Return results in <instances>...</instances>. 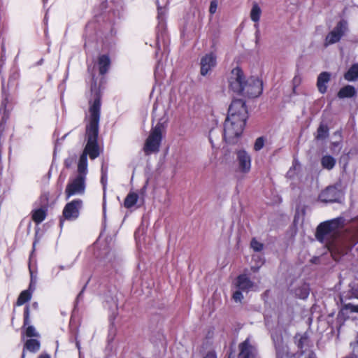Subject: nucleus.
Instances as JSON below:
<instances>
[{
    "mask_svg": "<svg viewBox=\"0 0 358 358\" xmlns=\"http://www.w3.org/2000/svg\"><path fill=\"white\" fill-rule=\"evenodd\" d=\"M91 92L92 98L89 101V115L87 117L88 122L86 125L87 143L78 160L77 171L69 178L66 186L64 193L66 200L71 196L85 194L88 173L87 155L91 159H94L99 155L97 139L101 111V92L95 81L92 84Z\"/></svg>",
    "mask_w": 358,
    "mask_h": 358,
    "instance_id": "f257e3e1",
    "label": "nucleus"
},
{
    "mask_svg": "<svg viewBox=\"0 0 358 358\" xmlns=\"http://www.w3.org/2000/svg\"><path fill=\"white\" fill-rule=\"evenodd\" d=\"M343 224L344 219L337 217L322 222L317 227V239L324 243L332 254H344L358 243V220L352 224L347 235L348 245L345 246L343 245L344 243L340 237Z\"/></svg>",
    "mask_w": 358,
    "mask_h": 358,
    "instance_id": "f03ea898",
    "label": "nucleus"
},
{
    "mask_svg": "<svg viewBox=\"0 0 358 358\" xmlns=\"http://www.w3.org/2000/svg\"><path fill=\"white\" fill-rule=\"evenodd\" d=\"M245 122L227 117L224 124V139L229 143H234L243 133Z\"/></svg>",
    "mask_w": 358,
    "mask_h": 358,
    "instance_id": "7ed1b4c3",
    "label": "nucleus"
},
{
    "mask_svg": "<svg viewBox=\"0 0 358 358\" xmlns=\"http://www.w3.org/2000/svg\"><path fill=\"white\" fill-rule=\"evenodd\" d=\"M163 129L164 127L162 124L159 122L151 129L143 148L146 155L159 151L162 138Z\"/></svg>",
    "mask_w": 358,
    "mask_h": 358,
    "instance_id": "20e7f679",
    "label": "nucleus"
},
{
    "mask_svg": "<svg viewBox=\"0 0 358 358\" xmlns=\"http://www.w3.org/2000/svg\"><path fill=\"white\" fill-rule=\"evenodd\" d=\"M263 90L262 81L257 77L247 78L240 95L248 98H256L259 96Z\"/></svg>",
    "mask_w": 358,
    "mask_h": 358,
    "instance_id": "39448f33",
    "label": "nucleus"
},
{
    "mask_svg": "<svg viewBox=\"0 0 358 358\" xmlns=\"http://www.w3.org/2000/svg\"><path fill=\"white\" fill-rule=\"evenodd\" d=\"M246 80L247 78L243 71L238 67L234 68L231 70L228 78L229 87L234 93L239 94L240 92H243Z\"/></svg>",
    "mask_w": 358,
    "mask_h": 358,
    "instance_id": "423d86ee",
    "label": "nucleus"
},
{
    "mask_svg": "<svg viewBox=\"0 0 358 358\" xmlns=\"http://www.w3.org/2000/svg\"><path fill=\"white\" fill-rule=\"evenodd\" d=\"M248 117V110L245 101L242 99H235L232 101L229 107L227 117L246 122Z\"/></svg>",
    "mask_w": 358,
    "mask_h": 358,
    "instance_id": "0eeeda50",
    "label": "nucleus"
},
{
    "mask_svg": "<svg viewBox=\"0 0 358 358\" xmlns=\"http://www.w3.org/2000/svg\"><path fill=\"white\" fill-rule=\"evenodd\" d=\"M348 31V22L345 20H340L336 27L326 36L324 46L338 43Z\"/></svg>",
    "mask_w": 358,
    "mask_h": 358,
    "instance_id": "6e6552de",
    "label": "nucleus"
},
{
    "mask_svg": "<svg viewBox=\"0 0 358 358\" xmlns=\"http://www.w3.org/2000/svg\"><path fill=\"white\" fill-rule=\"evenodd\" d=\"M83 207V201L76 199L67 203L62 212L64 219L67 220H75L80 215V210Z\"/></svg>",
    "mask_w": 358,
    "mask_h": 358,
    "instance_id": "1a4fd4ad",
    "label": "nucleus"
},
{
    "mask_svg": "<svg viewBox=\"0 0 358 358\" xmlns=\"http://www.w3.org/2000/svg\"><path fill=\"white\" fill-rule=\"evenodd\" d=\"M239 353L238 358H259L258 351L250 338L245 339L238 345Z\"/></svg>",
    "mask_w": 358,
    "mask_h": 358,
    "instance_id": "9d476101",
    "label": "nucleus"
},
{
    "mask_svg": "<svg viewBox=\"0 0 358 358\" xmlns=\"http://www.w3.org/2000/svg\"><path fill=\"white\" fill-rule=\"evenodd\" d=\"M157 10L158 26L156 40L157 45H159L161 43V41H164L165 37L164 15L166 14V9L164 8L161 7L157 3Z\"/></svg>",
    "mask_w": 358,
    "mask_h": 358,
    "instance_id": "9b49d317",
    "label": "nucleus"
},
{
    "mask_svg": "<svg viewBox=\"0 0 358 358\" xmlns=\"http://www.w3.org/2000/svg\"><path fill=\"white\" fill-rule=\"evenodd\" d=\"M216 56L213 53L206 54L201 59V74L206 76L216 66Z\"/></svg>",
    "mask_w": 358,
    "mask_h": 358,
    "instance_id": "f8f14e48",
    "label": "nucleus"
},
{
    "mask_svg": "<svg viewBox=\"0 0 358 358\" xmlns=\"http://www.w3.org/2000/svg\"><path fill=\"white\" fill-rule=\"evenodd\" d=\"M340 193L335 187H328L322 191L319 199L321 201L325 203H333L338 201Z\"/></svg>",
    "mask_w": 358,
    "mask_h": 358,
    "instance_id": "ddd939ff",
    "label": "nucleus"
},
{
    "mask_svg": "<svg viewBox=\"0 0 358 358\" xmlns=\"http://www.w3.org/2000/svg\"><path fill=\"white\" fill-rule=\"evenodd\" d=\"M273 339L276 350L277 358H293V355L289 353L288 347L284 343L281 336H276Z\"/></svg>",
    "mask_w": 358,
    "mask_h": 358,
    "instance_id": "4468645a",
    "label": "nucleus"
},
{
    "mask_svg": "<svg viewBox=\"0 0 358 358\" xmlns=\"http://www.w3.org/2000/svg\"><path fill=\"white\" fill-rule=\"evenodd\" d=\"M237 159L239 169L243 173H248L251 168L250 156L245 150H238L237 152Z\"/></svg>",
    "mask_w": 358,
    "mask_h": 358,
    "instance_id": "2eb2a0df",
    "label": "nucleus"
},
{
    "mask_svg": "<svg viewBox=\"0 0 358 358\" xmlns=\"http://www.w3.org/2000/svg\"><path fill=\"white\" fill-rule=\"evenodd\" d=\"M238 289L243 292H249L254 286V283L245 275H241L237 278L236 284Z\"/></svg>",
    "mask_w": 358,
    "mask_h": 358,
    "instance_id": "dca6fc26",
    "label": "nucleus"
},
{
    "mask_svg": "<svg viewBox=\"0 0 358 358\" xmlns=\"http://www.w3.org/2000/svg\"><path fill=\"white\" fill-rule=\"evenodd\" d=\"M330 80V74L327 72H322L321 73L318 78L317 81V86L318 88V90L324 94L327 91V83Z\"/></svg>",
    "mask_w": 358,
    "mask_h": 358,
    "instance_id": "f3484780",
    "label": "nucleus"
},
{
    "mask_svg": "<svg viewBox=\"0 0 358 358\" xmlns=\"http://www.w3.org/2000/svg\"><path fill=\"white\" fill-rule=\"evenodd\" d=\"M40 346L41 344L38 340L31 338L26 341L24 350L27 349L29 352L35 353L39 350ZM24 356L25 352L23 350L22 358H24Z\"/></svg>",
    "mask_w": 358,
    "mask_h": 358,
    "instance_id": "a211bd4d",
    "label": "nucleus"
},
{
    "mask_svg": "<svg viewBox=\"0 0 358 358\" xmlns=\"http://www.w3.org/2000/svg\"><path fill=\"white\" fill-rule=\"evenodd\" d=\"M46 217V209L45 208H39L33 210L31 212L32 220L37 224L42 222Z\"/></svg>",
    "mask_w": 358,
    "mask_h": 358,
    "instance_id": "6ab92c4d",
    "label": "nucleus"
},
{
    "mask_svg": "<svg viewBox=\"0 0 358 358\" xmlns=\"http://www.w3.org/2000/svg\"><path fill=\"white\" fill-rule=\"evenodd\" d=\"M110 59L107 55H103L99 57V72L101 75L105 74L108 71L110 66Z\"/></svg>",
    "mask_w": 358,
    "mask_h": 358,
    "instance_id": "aec40b11",
    "label": "nucleus"
},
{
    "mask_svg": "<svg viewBox=\"0 0 358 358\" xmlns=\"http://www.w3.org/2000/svg\"><path fill=\"white\" fill-rule=\"evenodd\" d=\"M356 90L354 87L351 85H347L340 90L338 93V96L341 99L343 98H350L355 96Z\"/></svg>",
    "mask_w": 358,
    "mask_h": 358,
    "instance_id": "412c9836",
    "label": "nucleus"
},
{
    "mask_svg": "<svg viewBox=\"0 0 358 358\" xmlns=\"http://www.w3.org/2000/svg\"><path fill=\"white\" fill-rule=\"evenodd\" d=\"M33 292H34V289L31 291H30V290L22 291L17 298L16 305L20 306L23 305L28 301H29L31 298V294H32Z\"/></svg>",
    "mask_w": 358,
    "mask_h": 358,
    "instance_id": "4be33fe9",
    "label": "nucleus"
},
{
    "mask_svg": "<svg viewBox=\"0 0 358 358\" xmlns=\"http://www.w3.org/2000/svg\"><path fill=\"white\" fill-rule=\"evenodd\" d=\"M262 10L259 6L257 4L253 5L252 10L250 11V17L251 20L256 22L257 24H255V27L258 29V22L260 19Z\"/></svg>",
    "mask_w": 358,
    "mask_h": 358,
    "instance_id": "5701e85b",
    "label": "nucleus"
},
{
    "mask_svg": "<svg viewBox=\"0 0 358 358\" xmlns=\"http://www.w3.org/2000/svg\"><path fill=\"white\" fill-rule=\"evenodd\" d=\"M321 164L323 168L331 170L336 164V159L331 155H324L321 159Z\"/></svg>",
    "mask_w": 358,
    "mask_h": 358,
    "instance_id": "b1692460",
    "label": "nucleus"
},
{
    "mask_svg": "<svg viewBox=\"0 0 358 358\" xmlns=\"http://www.w3.org/2000/svg\"><path fill=\"white\" fill-rule=\"evenodd\" d=\"M294 338L296 340L297 346L300 350H302L305 347L308 345L309 339L306 334H303L302 335L297 334Z\"/></svg>",
    "mask_w": 358,
    "mask_h": 358,
    "instance_id": "393cba45",
    "label": "nucleus"
},
{
    "mask_svg": "<svg viewBox=\"0 0 358 358\" xmlns=\"http://www.w3.org/2000/svg\"><path fill=\"white\" fill-rule=\"evenodd\" d=\"M345 78L348 81H353L358 78V64H354L345 74Z\"/></svg>",
    "mask_w": 358,
    "mask_h": 358,
    "instance_id": "a878e982",
    "label": "nucleus"
},
{
    "mask_svg": "<svg viewBox=\"0 0 358 358\" xmlns=\"http://www.w3.org/2000/svg\"><path fill=\"white\" fill-rule=\"evenodd\" d=\"M329 136V129L324 124H320L317 130L315 138L317 140H324Z\"/></svg>",
    "mask_w": 358,
    "mask_h": 358,
    "instance_id": "bb28decb",
    "label": "nucleus"
},
{
    "mask_svg": "<svg viewBox=\"0 0 358 358\" xmlns=\"http://www.w3.org/2000/svg\"><path fill=\"white\" fill-rule=\"evenodd\" d=\"M138 196L136 194H129L124 200V206L127 208H131L136 204Z\"/></svg>",
    "mask_w": 358,
    "mask_h": 358,
    "instance_id": "cd10ccee",
    "label": "nucleus"
},
{
    "mask_svg": "<svg viewBox=\"0 0 358 358\" xmlns=\"http://www.w3.org/2000/svg\"><path fill=\"white\" fill-rule=\"evenodd\" d=\"M296 294L301 299H306L309 295L308 287L306 285H303L301 287L296 290Z\"/></svg>",
    "mask_w": 358,
    "mask_h": 358,
    "instance_id": "c85d7f7f",
    "label": "nucleus"
},
{
    "mask_svg": "<svg viewBox=\"0 0 358 358\" xmlns=\"http://www.w3.org/2000/svg\"><path fill=\"white\" fill-rule=\"evenodd\" d=\"M251 248L256 252L262 250L264 245L255 238H252L250 243Z\"/></svg>",
    "mask_w": 358,
    "mask_h": 358,
    "instance_id": "c756f323",
    "label": "nucleus"
},
{
    "mask_svg": "<svg viewBox=\"0 0 358 358\" xmlns=\"http://www.w3.org/2000/svg\"><path fill=\"white\" fill-rule=\"evenodd\" d=\"M26 335L28 337H38L39 334L36 331L33 326H28L26 329Z\"/></svg>",
    "mask_w": 358,
    "mask_h": 358,
    "instance_id": "7c9ffc66",
    "label": "nucleus"
},
{
    "mask_svg": "<svg viewBox=\"0 0 358 358\" xmlns=\"http://www.w3.org/2000/svg\"><path fill=\"white\" fill-rule=\"evenodd\" d=\"M302 78L299 75H295L292 80V84H293V93L296 94V87L300 85L301 83Z\"/></svg>",
    "mask_w": 358,
    "mask_h": 358,
    "instance_id": "2f4dec72",
    "label": "nucleus"
},
{
    "mask_svg": "<svg viewBox=\"0 0 358 358\" xmlns=\"http://www.w3.org/2000/svg\"><path fill=\"white\" fill-rule=\"evenodd\" d=\"M264 145V140L263 137H259L256 139L255 145H254V149L256 151L260 150Z\"/></svg>",
    "mask_w": 358,
    "mask_h": 358,
    "instance_id": "473e14b6",
    "label": "nucleus"
},
{
    "mask_svg": "<svg viewBox=\"0 0 358 358\" xmlns=\"http://www.w3.org/2000/svg\"><path fill=\"white\" fill-rule=\"evenodd\" d=\"M29 323V306H27L24 308V325H28Z\"/></svg>",
    "mask_w": 358,
    "mask_h": 358,
    "instance_id": "72a5a7b5",
    "label": "nucleus"
},
{
    "mask_svg": "<svg viewBox=\"0 0 358 358\" xmlns=\"http://www.w3.org/2000/svg\"><path fill=\"white\" fill-rule=\"evenodd\" d=\"M243 296L241 293V290H238V291H236L234 294H233V299L236 301V302H241V300L243 299Z\"/></svg>",
    "mask_w": 358,
    "mask_h": 358,
    "instance_id": "f704fd0d",
    "label": "nucleus"
},
{
    "mask_svg": "<svg viewBox=\"0 0 358 358\" xmlns=\"http://www.w3.org/2000/svg\"><path fill=\"white\" fill-rule=\"evenodd\" d=\"M217 8V2L216 0L211 1L210 8H209V12L210 14H214Z\"/></svg>",
    "mask_w": 358,
    "mask_h": 358,
    "instance_id": "c9c22d12",
    "label": "nucleus"
},
{
    "mask_svg": "<svg viewBox=\"0 0 358 358\" xmlns=\"http://www.w3.org/2000/svg\"><path fill=\"white\" fill-rule=\"evenodd\" d=\"M74 162H75L74 157H71L67 158L64 162L66 167L70 168L73 165Z\"/></svg>",
    "mask_w": 358,
    "mask_h": 358,
    "instance_id": "e433bc0d",
    "label": "nucleus"
},
{
    "mask_svg": "<svg viewBox=\"0 0 358 358\" xmlns=\"http://www.w3.org/2000/svg\"><path fill=\"white\" fill-rule=\"evenodd\" d=\"M102 176L101 178V182L103 185V189H105L106 183V173L103 171V167L101 168Z\"/></svg>",
    "mask_w": 358,
    "mask_h": 358,
    "instance_id": "4c0bfd02",
    "label": "nucleus"
},
{
    "mask_svg": "<svg viewBox=\"0 0 358 358\" xmlns=\"http://www.w3.org/2000/svg\"><path fill=\"white\" fill-rule=\"evenodd\" d=\"M346 307L348 309H350V311L352 312L358 313V305L355 306L349 303L346 306Z\"/></svg>",
    "mask_w": 358,
    "mask_h": 358,
    "instance_id": "58836bf2",
    "label": "nucleus"
},
{
    "mask_svg": "<svg viewBox=\"0 0 358 358\" xmlns=\"http://www.w3.org/2000/svg\"><path fill=\"white\" fill-rule=\"evenodd\" d=\"M204 358H217L216 355L213 352H209L206 354Z\"/></svg>",
    "mask_w": 358,
    "mask_h": 358,
    "instance_id": "ea45409f",
    "label": "nucleus"
},
{
    "mask_svg": "<svg viewBox=\"0 0 358 358\" xmlns=\"http://www.w3.org/2000/svg\"><path fill=\"white\" fill-rule=\"evenodd\" d=\"M1 50H2V52H1V59L2 61H3L4 60V57H5V52H6V49H5V47H4L3 44L1 46Z\"/></svg>",
    "mask_w": 358,
    "mask_h": 358,
    "instance_id": "a19ab883",
    "label": "nucleus"
},
{
    "mask_svg": "<svg viewBox=\"0 0 358 358\" xmlns=\"http://www.w3.org/2000/svg\"><path fill=\"white\" fill-rule=\"evenodd\" d=\"M33 289H34V290L35 289V286L34 285L33 278H31V282L29 284V289L27 290L31 291Z\"/></svg>",
    "mask_w": 358,
    "mask_h": 358,
    "instance_id": "79ce46f5",
    "label": "nucleus"
},
{
    "mask_svg": "<svg viewBox=\"0 0 358 358\" xmlns=\"http://www.w3.org/2000/svg\"><path fill=\"white\" fill-rule=\"evenodd\" d=\"M38 358H50V356L48 354L43 353L38 357Z\"/></svg>",
    "mask_w": 358,
    "mask_h": 358,
    "instance_id": "37998d69",
    "label": "nucleus"
},
{
    "mask_svg": "<svg viewBox=\"0 0 358 358\" xmlns=\"http://www.w3.org/2000/svg\"><path fill=\"white\" fill-rule=\"evenodd\" d=\"M83 292H84V288H83V289L80 291V292L78 294V296H77V300H80L82 297V295L83 294Z\"/></svg>",
    "mask_w": 358,
    "mask_h": 358,
    "instance_id": "c03bdc74",
    "label": "nucleus"
},
{
    "mask_svg": "<svg viewBox=\"0 0 358 358\" xmlns=\"http://www.w3.org/2000/svg\"><path fill=\"white\" fill-rule=\"evenodd\" d=\"M309 358H316L315 355L313 352H311L309 355Z\"/></svg>",
    "mask_w": 358,
    "mask_h": 358,
    "instance_id": "a18cd8bd",
    "label": "nucleus"
},
{
    "mask_svg": "<svg viewBox=\"0 0 358 358\" xmlns=\"http://www.w3.org/2000/svg\"><path fill=\"white\" fill-rule=\"evenodd\" d=\"M140 231H141V230H140V229H138L136 231V233H135V237H136V238H138V234L140 233Z\"/></svg>",
    "mask_w": 358,
    "mask_h": 358,
    "instance_id": "49530a36",
    "label": "nucleus"
},
{
    "mask_svg": "<svg viewBox=\"0 0 358 358\" xmlns=\"http://www.w3.org/2000/svg\"><path fill=\"white\" fill-rule=\"evenodd\" d=\"M32 306L34 308H38V303L36 302H34L33 304H32Z\"/></svg>",
    "mask_w": 358,
    "mask_h": 358,
    "instance_id": "de8ad7c7",
    "label": "nucleus"
},
{
    "mask_svg": "<svg viewBox=\"0 0 358 358\" xmlns=\"http://www.w3.org/2000/svg\"><path fill=\"white\" fill-rule=\"evenodd\" d=\"M76 347L78 350L80 349V343L78 341H76Z\"/></svg>",
    "mask_w": 358,
    "mask_h": 358,
    "instance_id": "09e8293b",
    "label": "nucleus"
},
{
    "mask_svg": "<svg viewBox=\"0 0 358 358\" xmlns=\"http://www.w3.org/2000/svg\"><path fill=\"white\" fill-rule=\"evenodd\" d=\"M62 224H63V221H62V220H61V221H60V224L62 225Z\"/></svg>",
    "mask_w": 358,
    "mask_h": 358,
    "instance_id": "8fccbe9b",
    "label": "nucleus"
},
{
    "mask_svg": "<svg viewBox=\"0 0 358 358\" xmlns=\"http://www.w3.org/2000/svg\"><path fill=\"white\" fill-rule=\"evenodd\" d=\"M59 268H60V269H63V268H64V267L61 266H59Z\"/></svg>",
    "mask_w": 358,
    "mask_h": 358,
    "instance_id": "3c124183",
    "label": "nucleus"
},
{
    "mask_svg": "<svg viewBox=\"0 0 358 358\" xmlns=\"http://www.w3.org/2000/svg\"><path fill=\"white\" fill-rule=\"evenodd\" d=\"M357 298H358V296H357Z\"/></svg>",
    "mask_w": 358,
    "mask_h": 358,
    "instance_id": "603ef678",
    "label": "nucleus"
}]
</instances>
